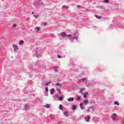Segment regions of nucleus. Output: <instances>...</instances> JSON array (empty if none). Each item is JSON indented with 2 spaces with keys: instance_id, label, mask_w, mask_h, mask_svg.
I'll return each mask as SVG.
<instances>
[{
  "instance_id": "nucleus-4",
  "label": "nucleus",
  "mask_w": 124,
  "mask_h": 124,
  "mask_svg": "<svg viewBox=\"0 0 124 124\" xmlns=\"http://www.w3.org/2000/svg\"><path fill=\"white\" fill-rule=\"evenodd\" d=\"M61 36H62V37H66L67 36L66 34L63 32L61 33Z\"/></svg>"
},
{
  "instance_id": "nucleus-2",
  "label": "nucleus",
  "mask_w": 124,
  "mask_h": 124,
  "mask_svg": "<svg viewBox=\"0 0 124 124\" xmlns=\"http://www.w3.org/2000/svg\"><path fill=\"white\" fill-rule=\"evenodd\" d=\"M13 48H14L15 51L16 50H18L19 49V48L18 47V46H17V45H13Z\"/></svg>"
},
{
  "instance_id": "nucleus-33",
  "label": "nucleus",
  "mask_w": 124,
  "mask_h": 124,
  "mask_svg": "<svg viewBox=\"0 0 124 124\" xmlns=\"http://www.w3.org/2000/svg\"><path fill=\"white\" fill-rule=\"evenodd\" d=\"M82 105H83V103H81L79 104V106H82Z\"/></svg>"
},
{
  "instance_id": "nucleus-35",
  "label": "nucleus",
  "mask_w": 124,
  "mask_h": 124,
  "mask_svg": "<svg viewBox=\"0 0 124 124\" xmlns=\"http://www.w3.org/2000/svg\"><path fill=\"white\" fill-rule=\"evenodd\" d=\"M80 6L78 5L77 6V7H80Z\"/></svg>"
},
{
  "instance_id": "nucleus-13",
  "label": "nucleus",
  "mask_w": 124,
  "mask_h": 124,
  "mask_svg": "<svg viewBox=\"0 0 124 124\" xmlns=\"http://www.w3.org/2000/svg\"><path fill=\"white\" fill-rule=\"evenodd\" d=\"M74 99L73 98H69L68 100V101H73Z\"/></svg>"
},
{
  "instance_id": "nucleus-17",
  "label": "nucleus",
  "mask_w": 124,
  "mask_h": 124,
  "mask_svg": "<svg viewBox=\"0 0 124 124\" xmlns=\"http://www.w3.org/2000/svg\"><path fill=\"white\" fill-rule=\"evenodd\" d=\"M114 104L115 105H117L118 106L120 105V104H119V102H115Z\"/></svg>"
},
{
  "instance_id": "nucleus-32",
  "label": "nucleus",
  "mask_w": 124,
  "mask_h": 124,
  "mask_svg": "<svg viewBox=\"0 0 124 124\" xmlns=\"http://www.w3.org/2000/svg\"><path fill=\"white\" fill-rule=\"evenodd\" d=\"M57 92H59V93H60L61 92V89H57Z\"/></svg>"
},
{
  "instance_id": "nucleus-10",
  "label": "nucleus",
  "mask_w": 124,
  "mask_h": 124,
  "mask_svg": "<svg viewBox=\"0 0 124 124\" xmlns=\"http://www.w3.org/2000/svg\"><path fill=\"white\" fill-rule=\"evenodd\" d=\"M54 92H55V89L52 88L51 90V94H54Z\"/></svg>"
},
{
  "instance_id": "nucleus-20",
  "label": "nucleus",
  "mask_w": 124,
  "mask_h": 124,
  "mask_svg": "<svg viewBox=\"0 0 124 124\" xmlns=\"http://www.w3.org/2000/svg\"><path fill=\"white\" fill-rule=\"evenodd\" d=\"M36 29L37 31H40V28H39L38 27H36Z\"/></svg>"
},
{
  "instance_id": "nucleus-19",
  "label": "nucleus",
  "mask_w": 124,
  "mask_h": 124,
  "mask_svg": "<svg viewBox=\"0 0 124 124\" xmlns=\"http://www.w3.org/2000/svg\"><path fill=\"white\" fill-rule=\"evenodd\" d=\"M76 108H77L76 106H75V105H73V110H75V109H76Z\"/></svg>"
},
{
  "instance_id": "nucleus-37",
  "label": "nucleus",
  "mask_w": 124,
  "mask_h": 124,
  "mask_svg": "<svg viewBox=\"0 0 124 124\" xmlns=\"http://www.w3.org/2000/svg\"><path fill=\"white\" fill-rule=\"evenodd\" d=\"M32 14H34V12H32Z\"/></svg>"
},
{
  "instance_id": "nucleus-28",
  "label": "nucleus",
  "mask_w": 124,
  "mask_h": 124,
  "mask_svg": "<svg viewBox=\"0 0 124 124\" xmlns=\"http://www.w3.org/2000/svg\"><path fill=\"white\" fill-rule=\"evenodd\" d=\"M43 25H44V26H46V25H47V22H45V23H43Z\"/></svg>"
},
{
  "instance_id": "nucleus-15",
  "label": "nucleus",
  "mask_w": 124,
  "mask_h": 124,
  "mask_svg": "<svg viewBox=\"0 0 124 124\" xmlns=\"http://www.w3.org/2000/svg\"><path fill=\"white\" fill-rule=\"evenodd\" d=\"M19 44L20 45H22V44H24V41H23V40L20 41H19Z\"/></svg>"
},
{
  "instance_id": "nucleus-6",
  "label": "nucleus",
  "mask_w": 124,
  "mask_h": 124,
  "mask_svg": "<svg viewBox=\"0 0 124 124\" xmlns=\"http://www.w3.org/2000/svg\"><path fill=\"white\" fill-rule=\"evenodd\" d=\"M44 107H45V108H50V105L46 104V105L44 106Z\"/></svg>"
},
{
  "instance_id": "nucleus-22",
  "label": "nucleus",
  "mask_w": 124,
  "mask_h": 124,
  "mask_svg": "<svg viewBox=\"0 0 124 124\" xmlns=\"http://www.w3.org/2000/svg\"><path fill=\"white\" fill-rule=\"evenodd\" d=\"M54 70H55V71H58V67H54Z\"/></svg>"
},
{
  "instance_id": "nucleus-27",
  "label": "nucleus",
  "mask_w": 124,
  "mask_h": 124,
  "mask_svg": "<svg viewBox=\"0 0 124 124\" xmlns=\"http://www.w3.org/2000/svg\"><path fill=\"white\" fill-rule=\"evenodd\" d=\"M13 27H14V28H16V27H17V25L16 24H13Z\"/></svg>"
},
{
  "instance_id": "nucleus-36",
  "label": "nucleus",
  "mask_w": 124,
  "mask_h": 124,
  "mask_svg": "<svg viewBox=\"0 0 124 124\" xmlns=\"http://www.w3.org/2000/svg\"><path fill=\"white\" fill-rule=\"evenodd\" d=\"M81 109L83 110L84 109V108H83V107H81Z\"/></svg>"
},
{
  "instance_id": "nucleus-14",
  "label": "nucleus",
  "mask_w": 124,
  "mask_h": 124,
  "mask_svg": "<svg viewBox=\"0 0 124 124\" xmlns=\"http://www.w3.org/2000/svg\"><path fill=\"white\" fill-rule=\"evenodd\" d=\"M84 90H85V88H82V89H81L80 90V93H81L82 94H83V93H83V91H84Z\"/></svg>"
},
{
  "instance_id": "nucleus-11",
  "label": "nucleus",
  "mask_w": 124,
  "mask_h": 124,
  "mask_svg": "<svg viewBox=\"0 0 124 124\" xmlns=\"http://www.w3.org/2000/svg\"><path fill=\"white\" fill-rule=\"evenodd\" d=\"M59 100H60V101H62V100H63V99L62 98V96H61V97H58Z\"/></svg>"
},
{
  "instance_id": "nucleus-21",
  "label": "nucleus",
  "mask_w": 124,
  "mask_h": 124,
  "mask_svg": "<svg viewBox=\"0 0 124 124\" xmlns=\"http://www.w3.org/2000/svg\"><path fill=\"white\" fill-rule=\"evenodd\" d=\"M56 86H59L60 87H61L62 86V84H60L59 83H56Z\"/></svg>"
},
{
  "instance_id": "nucleus-12",
  "label": "nucleus",
  "mask_w": 124,
  "mask_h": 124,
  "mask_svg": "<svg viewBox=\"0 0 124 124\" xmlns=\"http://www.w3.org/2000/svg\"><path fill=\"white\" fill-rule=\"evenodd\" d=\"M95 16L96 18H97V19H101V16H100L95 15Z\"/></svg>"
},
{
  "instance_id": "nucleus-23",
  "label": "nucleus",
  "mask_w": 124,
  "mask_h": 124,
  "mask_svg": "<svg viewBox=\"0 0 124 124\" xmlns=\"http://www.w3.org/2000/svg\"><path fill=\"white\" fill-rule=\"evenodd\" d=\"M45 91L46 92V93H48V92H49V89H48V88H46L45 89Z\"/></svg>"
},
{
  "instance_id": "nucleus-30",
  "label": "nucleus",
  "mask_w": 124,
  "mask_h": 124,
  "mask_svg": "<svg viewBox=\"0 0 124 124\" xmlns=\"http://www.w3.org/2000/svg\"><path fill=\"white\" fill-rule=\"evenodd\" d=\"M58 58H59V59H60V58H62V56H61V55H58Z\"/></svg>"
},
{
  "instance_id": "nucleus-16",
  "label": "nucleus",
  "mask_w": 124,
  "mask_h": 124,
  "mask_svg": "<svg viewBox=\"0 0 124 124\" xmlns=\"http://www.w3.org/2000/svg\"><path fill=\"white\" fill-rule=\"evenodd\" d=\"M67 37H68L69 38H71V37H72V35L71 34L67 35Z\"/></svg>"
},
{
  "instance_id": "nucleus-31",
  "label": "nucleus",
  "mask_w": 124,
  "mask_h": 124,
  "mask_svg": "<svg viewBox=\"0 0 124 124\" xmlns=\"http://www.w3.org/2000/svg\"><path fill=\"white\" fill-rule=\"evenodd\" d=\"M80 80H81L82 81H85V80H86V78H82Z\"/></svg>"
},
{
  "instance_id": "nucleus-9",
  "label": "nucleus",
  "mask_w": 124,
  "mask_h": 124,
  "mask_svg": "<svg viewBox=\"0 0 124 124\" xmlns=\"http://www.w3.org/2000/svg\"><path fill=\"white\" fill-rule=\"evenodd\" d=\"M59 109L60 110H63V107H62V105H59Z\"/></svg>"
},
{
  "instance_id": "nucleus-7",
  "label": "nucleus",
  "mask_w": 124,
  "mask_h": 124,
  "mask_svg": "<svg viewBox=\"0 0 124 124\" xmlns=\"http://www.w3.org/2000/svg\"><path fill=\"white\" fill-rule=\"evenodd\" d=\"M65 117H68V111H65L64 112Z\"/></svg>"
},
{
  "instance_id": "nucleus-5",
  "label": "nucleus",
  "mask_w": 124,
  "mask_h": 124,
  "mask_svg": "<svg viewBox=\"0 0 124 124\" xmlns=\"http://www.w3.org/2000/svg\"><path fill=\"white\" fill-rule=\"evenodd\" d=\"M84 119L86 122H87V123H89V122H90V119H91V118L90 117H85Z\"/></svg>"
},
{
  "instance_id": "nucleus-1",
  "label": "nucleus",
  "mask_w": 124,
  "mask_h": 124,
  "mask_svg": "<svg viewBox=\"0 0 124 124\" xmlns=\"http://www.w3.org/2000/svg\"><path fill=\"white\" fill-rule=\"evenodd\" d=\"M89 94V92H85L83 93L84 98H87V95Z\"/></svg>"
},
{
  "instance_id": "nucleus-3",
  "label": "nucleus",
  "mask_w": 124,
  "mask_h": 124,
  "mask_svg": "<svg viewBox=\"0 0 124 124\" xmlns=\"http://www.w3.org/2000/svg\"><path fill=\"white\" fill-rule=\"evenodd\" d=\"M116 117H117V114L116 113H114L113 115L111 116V119H113L114 120H115Z\"/></svg>"
},
{
  "instance_id": "nucleus-25",
  "label": "nucleus",
  "mask_w": 124,
  "mask_h": 124,
  "mask_svg": "<svg viewBox=\"0 0 124 124\" xmlns=\"http://www.w3.org/2000/svg\"><path fill=\"white\" fill-rule=\"evenodd\" d=\"M80 99H81V97H80V96L78 97L77 100L79 101L80 100Z\"/></svg>"
},
{
  "instance_id": "nucleus-29",
  "label": "nucleus",
  "mask_w": 124,
  "mask_h": 124,
  "mask_svg": "<svg viewBox=\"0 0 124 124\" xmlns=\"http://www.w3.org/2000/svg\"><path fill=\"white\" fill-rule=\"evenodd\" d=\"M109 0H105V2H108Z\"/></svg>"
},
{
  "instance_id": "nucleus-34",
  "label": "nucleus",
  "mask_w": 124,
  "mask_h": 124,
  "mask_svg": "<svg viewBox=\"0 0 124 124\" xmlns=\"http://www.w3.org/2000/svg\"><path fill=\"white\" fill-rule=\"evenodd\" d=\"M55 96L57 97H58V96H59V94H56V95H55Z\"/></svg>"
},
{
  "instance_id": "nucleus-26",
  "label": "nucleus",
  "mask_w": 124,
  "mask_h": 124,
  "mask_svg": "<svg viewBox=\"0 0 124 124\" xmlns=\"http://www.w3.org/2000/svg\"><path fill=\"white\" fill-rule=\"evenodd\" d=\"M38 16V15H37V16H34V17H35V18H36V19H37V18H38V16Z\"/></svg>"
},
{
  "instance_id": "nucleus-18",
  "label": "nucleus",
  "mask_w": 124,
  "mask_h": 124,
  "mask_svg": "<svg viewBox=\"0 0 124 124\" xmlns=\"http://www.w3.org/2000/svg\"><path fill=\"white\" fill-rule=\"evenodd\" d=\"M62 7L63 8H65L66 9H68V8H69V7H66L65 6H63Z\"/></svg>"
},
{
  "instance_id": "nucleus-8",
  "label": "nucleus",
  "mask_w": 124,
  "mask_h": 124,
  "mask_svg": "<svg viewBox=\"0 0 124 124\" xmlns=\"http://www.w3.org/2000/svg\"><path fill=\"white\" fill-rule=\"evenodd\" d=\"M83 102H84V103H85V104H89V100H84V101H83Z\"/></svg>"
},
{
  "instance_id": "nucleus-38",
  "label": "nucleus",
  "mask_w": 124,
  "mask_h": 124,
  "mask_svg": "<svg viewBox=\"0 0 124 124\" xmlns=\"http://www.w3.org/2000/svg\"><path fill=\"white\" fill-rule=\"evenodd\" d=\"M76 34V33H74V35H75Z\"/></svg>"
},
{
  "instance_id": "nucleus-24",
  "label": "nucleus",
  "mask_w": 124,
  "mask_h": 124,
  "mask_svg": "<svg viewBox=\"0 0 124 124\" xmlns=\"http://www.w3.org/2000/svg\"><path fill=\"white\" fill-rule=\"evenodd\" d=\"M49 84H51V82H48L47 83H46L45 86H48Z\"/></svg>"
}]
</instances>
